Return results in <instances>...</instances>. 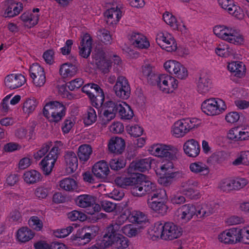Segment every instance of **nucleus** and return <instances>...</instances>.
Segmentation results:
<instances>
[{"mask_svg": "<svg viewBox=\"0 0 249 249\" xmlns=\"http://www.w3.org/2000/svg\"><path fill=\"white\" fill-rule=\"evenodd\" d=\"M92 48V39L90 36L85 34L81 37L80 45L79 47L80 55L87 58L90 54Z\"/></svg>", "mask_w": 249, "mask_h": 249, "instance_id": "nucleus-36", "label": "nucleus"}, {"mask_svg": "<svg viewBox=\"0 0 249 249\" xmlns=\"http://www.w3.org/2000/svg\"><path fill=\"white\" fill-rule=\"evenodd\" d=\"M108 130L113 134H120L124 131V126L123 124L120 121H114L108 126Z\"/></svg>", "mask_w": 249, "mask_h": 249, "instance_id": "nucleus-64", "label": "nucleus"}, {"mask_svg": "<svg viewBox=\"0 0 249 249\" xmlns=\"http://www.w3.org/2000/svg\"><path fill=\"white\" fill-rule=\"evenodd\" d=\"M22 178L26 184L32 185L41 181L42 176L39 171L31 169L24 172Z\"/></svg>", "mask_w": 249, "mask_h": 249, "instance_id": "nucleus-39", "label": "nucleus"}, {"mask_svg": "<svg viewBox=\"0 0 249 249\" xmlns=\"http://www.w3.org/2000/svg\"><path fill=\"white\" fill-rule=\"evenodd\" d=\"M189 169L191 172L196 175L208 176L210 173L209 166L202 161H195L190 163Z\"/></svg>", "mask_w": 249, "mask_h": 249, "instance_id": "nucleus-35", "label": "nucleus"}, {"mask_svg": "<svg viewBox=\"0 0 249 249\" xmlns=\"http://www.w3.org/2000/svg\"><path fill=\"white\" fill-rule=\"evenodd\" d=\"M66 113V108L62 103L54 100H45L42 114L49 122H59L64 117Z\"/></svg>", "mask_w": 249, "mask_h": 249, "instance_id": "nucleus-5", "label": "nucleus"}, {"mask_svg": "<svg viewBox=\"0 0 249 249\" xmlns=\"http://www.w3.org/2000/svg\"><path fill=\"white\" fill-rule=\"evenodd\" d=\"M102 112L103 114V120L101 124L106 126L109 122L114 119L116 117L117 112V103L111 101H108L103 105Z\"/></svg>", "mask_w": 249, "mask_h": 249, "instance_id": "nucleus-25", "label": "nucleus"}, {"mask_svg": "<svg viewBox=\"0 0 249 249\" xmlns=\"http://www.w3.org/2000/svg\"><path fill=\"white\" fill-rule=\"evenodd\" d=\"M227 68L229 72L236 77L242 78L246 74V67L242 62L239 61H231L228 63Z\"/></svg>", "mask_w": 249, "mask_h": 249, "instance_id": "nucleus-32", "label": "nucleus"}, {"mask_svg": "<svg viewBox=\"0 0 249 249\" xmlns=\"http://www.w3.org/2000/svg\"><path fill=\"white\" fill-rule=\"evenodd\" d=\"M73 231V227L71 226H68L65 228L59 229L53 231V235L59 238H64L70 234Z\"/></svg>", "mask_w": 249, "mask_h": 249, "instance_id": "nucleus-60", "label": "nucleus"}, {"mask_svg": "<svg viewBox=\"0 0 249 249\" xmlns=\"http://www.w3.org/2000/svg\"><path fill=\"white\" fill-rule=\"evenodd\" d=\"M117 109L120 118L122 120H129L134 116L131 107L125 102H117Z\"/></svg>", "mask_w": 249, "mask_h": 249, "instance_id": "nucleus-34", "label": "nucleus"}, {"mask_svg": "<svg viewBox=\"0 0 249 249\" xmlns=\"http://www.w3.org/2000/svg\"><path fill=\"white\" fill-rule=\"evenodd\" d=\"M228 13L238 20H243L245 17L247 12L243 8L237 5L235 3Z\"/></svg>", "mask_w": 249, "mask_h": 249, "instance_id": "nucleus-53", "label": "nucleus"}, {"mask_svg": "<svg viewBox=\"0 0 249 249\" xmlns=\"http://www.w3.org/2000/svg\"><path fill=\"white\" fill-rule=\"evenodd\" d=\"M173 76L178 80H183L186 79L189 76V71L187 68L180 62L178 64L176 71Z\"/></svg>", "mask_w": 249, "mask_h": 249, "instance_id": "nucleus-52", "label": "nucleus"}, {"mask_svg": "<svg viewBox=\"0 0 249 249\" xmlns=\"http://www.w3.org/2000/svg\"><path fill=\"white\" fill-rule=\"evenodd\" d=\"M156 160L151 157L133 161L128 168L129 173H137V171L145 172L151 168V164L156 163Z\"/></svg>", "mask_w": 249, "mask_h": 249, "instance_id": "nucleus-23", "label": "nucleus"}, {"mask_svg": "<svg viewBox=\"0 0 249 249\" xmlns=\"http://www.w3.org/2000/svg\"><path fill=\"white\" fill-rule=\"evenodd\" d=\"M50 191V188L44 185L36 187L34 192L35 197L39 199L43 200L47 198Z\"/></svg>", "mask_w": 249, "mask_h": 249, "instance_id": "nucleus-50", "label": "nucleus"}, {"mask_svg": "<svg viewBox=\"0 0 249 249\" xmlns=\"http://www.w3.org/2000/svg\"><path fill=\"white\" fill-rule=\"evenodd\" d=\"M196 215L200 217L210 216L214 213L213 207L207 204H202L196 207Z\"/></svg>", "mask_w": 249, "mask_h": 249, "instance_id": "nucleus-46", "label": "nucleus"}, {"mask_svg": "<svg viewBox=\"0 0 249 249\" xmlns=\"http://www.w3.org/2000/svg\"><path fill=\"white\" fill-rule=\"evenodd\" d=\"M174 150L173 146L161 142L154 143L147 147V150L150 155L161 158L170 156Z\"/></svg>", "mask_w": 249, "mask_h": 249, "instance_id": "nucleus-13", "label": "nucleus"}, {"mask_svg": "<svg viewBox=\"0 0 249 249\" xmlns=\"http://www.w3.org/2000/svg\"><path fill=\"white\" fill-rule=\"evenodd\" d=\"M155 172L158 178V182L164 186L169 185L171 183L172 179L176 175L173 162L168 160H163L159 167L155 169Z\"/></svg>", "mask_w": 249, "mask_h": 249, "instance_id": "nucleus-7", "label": "nucleus"}, {"mask_svg": "<svg viewBox=\"0 0 249 249\" xmlns=\"http://www.w3.org/2000/svg\"><path fill=\"white\" fill-rule=\"evenodd\" d=\"M96 95L93 94L89 97L91 104L96 108H99L103 106L105 99V95L102 89L101 92H97Z\"/></svg>", "mask_w": 249, "mask_h": 249, "instance_id": "nucleus-55", "label": "nucleus"}, {"mask_svg": "<svg viewBox=\"0 0 249 249\" xmlns=\"http://www.w3.org/2000/svg\"><path fill=\"white\" fill-rule=\"evenodd\" d=\"M76 205L81 208L92 207L91 209H88L87 213L90 215L94 214L96 212L100 211L101 208L99 204L95 203V198L92 196L81 195L75 199Z\"/></svg>", "mask_w": 249, "mask_h": 249, "instance_id": "nucleus-12", "label": "nucleus"}, {"mask_svg": "<svg viewBox=\"0 0 249 249\" xmlns=\"http://www.w3.org/2000/svg\"><path fill=\"white\" fill-rule=\"evenodd\" d=\"M126 129L127 133L134 137L141 136L144 131L143 128L138 124L127 126Z\"/></svg>", "mask_w": 249, "mask_h": 249, "instance_id": "nucleus-61", "label": "nucleus"}, {"mask_svg": "<svg viewBox=\"0 0 249 249\" xmlns=\"http://www.w3.org/2000/svg\"><path fill=\"white\" fill-rule=\"evenodd\" d=\"M91 171L95 177L102 180H106L110 174L109 164L105 160L95 162L92 167Z\"/></svg>", "mask_w": 249, "mask_h": 249, "instance_id": "nucleus-24", "label": "nucleus"}, {"mask_svg": "<svg viewBox=\"0 0 249 249\" xmlns=\"http://www.w3.org/2000/svg\"><path fill=\"white\" fill-rule=\"evenodd\" d=\"M214 35L219 39L235 46L245 43L244 35L239 30L229 25L219 24L213 28Z\"/></svg>", "mask_w": 249, "mask_h": 249, "instance_id": "nucleus-3", "label": "nucleus"}, {"mask_svg": "<svg viewBox=\"0 0 249 249\" xmlns=\"http://www.w3.org/2000/svg\"><path fill=\"white\" fill-rule=\"evenodd\" d=\"M83 121L85 125L89 126L94 124L97 120V114L94 109L88 108L83 115Z\"/></svg>", "mask_w": 249, "mask_h": 249, "instance_id": "nucleus-47", "label": "nucleus"}, {"mask_svg": "<svg viewBox=\"0 0 249 249\" xmlns=\"http://www.w3.org/2000/svg\"><path fill=\"white\" fill-rule=\"evenodd\" d=\"M230 239L231 245L241 243L240 228H231L225 230Z\"/></svg>", "mask_w": 249, "mask_h": 249, "instance_id": "nucleus-48", "label": "nucleus"}, {"mask_svg": "<svg viewBox=\"0 0 249 249\" xmlns=\"http://www.w3.org/2000/svg\"><path fill=\"white\" fill-rule=\"evenodd\" d=\"M101 88L97 84L94 83H89L85 85L82 88V91L85 93L89 97L92 95L93 93L92 91L97 92H101Z\"/></svg>", "mask_w": 249, "mask_h": 249, "instance_id": "nucleus-59", "label": "nucleus"}, {"mask_svg": "<svg viewBox=\"0 0 249 249\" xmlns=\"http://www.w3.org/2000/svg\"><path fill=\"white\" fill-rule=\"evenodd\" d=\"M140 75L145 77L148 82L151 84H154V82L152 81V79L154 78L155 80L156 76L153 71V67L150 64H145L142 66L140 70Z\"/></svg>", "mask_w": 249, "mask_h": 249, "instance_id": "nucleus-45", "label": "nucleus"}, {"mask_svg": "<svg viewBox=\"0 0 249 249\" xmlns=\"http://www.w3.org/2000/svg\"><path fill=\"white\" fill-rule=\"evenodd\" d=\"M162 18L166 24L174 31L180 32L182 34L187 32V28L180 18H177L171 13L166 11L162 15Z\"/></svg>", "mask_w": 249, "mask_h": 249, "instance_id": "nucleus-18", "label": "nucleus"}, {"mask_svg": "<svg viewBox=\"0 0 249 249\" xmlns=\"http://www.w3.org/2000/svg\"><path fill=\"white\" fill-rule=\"evenodd\" d=\"M201 120L196 117L183 118L176 121L171 125L170 133L176 138H182L201 126Z\"/></svg>", "mask_w": 249, "mask_h": 249, "instance_id": "nucleus-4", "label": "nucleus"}, {"mask_svg": "<svg viewBox=\"0 0 249 249\" xmlns=\"http://www.w3.org/2000/svg\"><path fill=\"white\" fill-rule=\"evenodd\" d=\"M214 52L216 55L221 57L226 58L230 55L229 46L223 42L216 45Z\"/></svg>", "mask_w": 249, "mask_h": 249, "instance_id": "nucleus-49", "label": "nucleus"}, {"mask_svg": "<svg viewBox=\"0 0 249 249\" xmlns=\"http://www.w3.org/2000/svg\"><path fill=\"white\" fill-rule=\"evenodd\" d=\"M122 17V12L117 7L107 9L105 13V18L108 25L117 24Z\"/></svg>", "mask_w": 249, "mask_h": 249, "instance_id": "nucleus-38", "label": "nucleus"}, {"mask_svg": "<svg viewBox=\"0 0 249 249\" xmlns=\"http://www.w3.org/2000/svg\"><path fill=\"white\" fill-rule=\"evenodd\" d=\"M178 84L175 77L167 73L157 75L154 83L159 90L164 94L174 93L178 89Z\"/></svg>", "mask_w": 249, "mask_h": 249, "instance_id": "nucleus-10", "label": "nucleus"}, {"mask_svg": "<svg viewBox=\"0 0 249 249\" xmlns=\"http://www.w3.org/2000/svg\"><path fill=\"white\" fill-rule=\"evenodd\" d=\"M68 218L72 221H79L81 222H84L87 220V215L81 211L73 210L67 214Z\"/></svg>", "mask_w": 249, "mask_h": 249, "instance_id": "nucleus-57", "label": "nucleus"}, {"mask_svg": "<svg viewBox=\"0 0 249 249\" xmlns=\"http://www.w3.org/2000/svg\"><path fill=\"white\" fill-rule=\"evenodd\" d=\"M127 174V176L117 177L114 182L117 186L123 188L130 187L134 196H142L147 193L156 190L155 183L150 181L145 175L137 173H129L128 169Z\"/></svg>", "mask_w": 249, "mask_h": 249, "instance_id": "nucleus-1", "label": "nucleus"}, {"mask_svg": "<svg viewBox=\"0 0 249 249\" xmlns=\"http://www.w3.org/2000/svg\"><path fill=\"white\" fill-rule=\"evenodd\" d=\"M57 156L48 153L40 161V166L45 175H49L52 172L55 163L57 160Z\"/></svg>", "mask_w": 249, "mask_h": 249, "instance_id": "nucleus-31", "label": "nucleus"}, {"mask_svg": "<svg viewBox=\"0 0 249 249\" xmlns=\"http://www.w3.org/2000/svg\"><path fill=\"white\" fill-rule=\"evenodd\" d=\"M28 223L29 227L36 231H41L43 229V222L37 216H32L30 217Z\"/></svg>", "mask_w": 249, "mask_h": 249, "instance_id": "nucleus-56", "label": "nucleus"}, {"mask_svg": "<svg viewBox=\"0 0 249 249\" xmlns=\"http://www.w3.org/2000/svg\"><path fill=\"white\" fill-rule=\"evenodd\" d=\"M107 146L111 153L120 154L125 148V142L121 137H113L109 140Z\"/></svg>", "mask_w": 249, "mask_h": 249, "instance_id": "nucleus-33", "label": "nucleus"}, {"mask_svg": "<svg viewBox=\"0 0 249 249\" xmlns=\"http://www.w3.org/2000/svg\"><path fill=\"white\" fill-rule=\"evenodd\" d=\"M118 226H111L107 228L104 241L106 247L112 246L118 249H124L128 247V241L117 230Z\"/></svg>", "mask_w": 249, "mask_h": 249, "instance_id": "nucleus-9", "label": "nucleus"}, {"mask_svg": "<svg viewBox=\"0 0 249 249\" xmlns=\"http://www.w3.org/2000/svg\"><path fill=\"white\" fill-rule=\"evenodd\" d=\"M26 82L25 77L20 73H12L7 75L4 85L10 89H15L22 86Z\"/></svg>", "mask_w": 249, "mask_h": 249, "instance_id": "nucleus-27", "label": "nucleus"}, {"mask_svg": "<svg viewBox=\"0 0 249 249\" xmlns=\"http://www.w3.org/2000/svg\"><path fill=\"white\" fill-rule=\"evenodd\" d=\"M129 40L134 47L138 49H147L150 46V42L147 38L139 32L131 33L129 36Z\"/></svg>", "mask_w": 249, "mask_h": 249, "instance_id": "nucleus-30", "label": "nucleus"}, {"mask_svg": "<svg viewBox=\"0 0 249 249\" xmlns=\"http://www.w3.org/2000/svg\"><path fill=\"white\" fill-rule=\"evenodd\" d=\"M148 234L152 240L161 239L172 241L179 238L182 234L181 227L171 222H157L148 230Z\"/></svg>", "mask_w": 249, "mask_h": 249, "instance_id": "nucleus-2", "label": "nucleus"}, {"mask_svg": "<svg viewBox=\"0 0 249 249\" xmlns=\"http://www.w3.org/2000/svg\"><path fill=\"white\" fill-rule=\"evenodd\" d=\"M232 164L235 166L244 165H249V151L241 152L238 157L232 161Z\"/></svg>", "mask_w": 249, "mask_h": 249, "instance_id": "nucleus-54", "label": "nucleus"}, {"mask_svg": "<svg viewBox=\"0 0 249 249\" xmlns=\"http://www.w3.org/2000/svg\"><path fill=\"white\" fill-rule=\"evenodd\" d=\"M40 17V9L34 8L23 12L20 16L19 19L25 28L31 29L38 23Z\"/></svg>", "mask_w": 249, "mask_h": 249, "instance_id": "nucleus-14", "label": "nucleus"}, {"mask_svg": "<svg viewBox=\"0 0 249 249\" xmlns=\"http://www.w3.org/2000/svg\"><path fill=\"white\" fill-rule=\"evenodd\" d=\"M167 196L164 189H159L147 199L148 207L155 213L163 215L166 214L168 206L167 205Z\"/></svg>", "mask_w": 249, "mask_h": 249, "instance_id": "nucleus-8", "label": "nucleus"}, {"mask_svg": "<svg viewBox=\"0 0 249 249\" xmlns=\"http://www.w3.org/2000/svg\"><path fill=\"white\" fill-rule=\"evenodd\" d=\"M213 87V83L211 75L207 72L201 73L196 82L198 92L202 95L208 93Z\"/></svg>", "mask_w": 249, "mask_h": 249, "instance_id": "nucleus-21", "label": "nucleus"}, {"mask_svg": "<svg viewBox=\"0 0 249 249\" xmlns=\"http://www.w3.org/2000/svg\"><path fill=\"white\" fill-rule=\"evenodd\" d=\"M30 75L35 87L39 88L45 85L46 79L44 70L38 64L34 63L31 66Z\"/></svg>", "mask_w": 249, "mask_h": 249, "instance_id": "nucleus-15", "label": "nucleus"}, {"mask_svg": "<svg viewBox=\"0 0 249 249\" xmlns=\"http://www.w3.org/2000/svg\"><path fill=\"white\" fill-rule=\"evenodd\" d=\"M95 62L103 72L106 73L108 71L109 68L111 66L112 63H114V65H120L122 61L118 56L113 55L109 58L108 56L101 54L99 57L97 56L95 58Z\"/></svg>", "mask_w": 249, "mask_h": 249, "instance_id": "nucleus-17", "label": "nucleus"}, {"mask_svg": "<svg viewBox=\"0 0 249 249\" xmlns=\"http://www.w3.org/2000/svg\"><path fill=\"white\" fill-rule=\"evenodd\" d=\"M196 207L191 204H185L177 210L176 215L179 221L186 223L196 214Z\"/></svg>", "mask_w": 249, "mask_h": 249, "instance_id": "nucleus-22", "label": "nucleus"}, {"mask_svg": "<svg viewBox=\"0 0 249 249\" xmlns=\"http://www.w3.org/2000/svg\"><path fill=\"white\" fill-rule=\"evenodd\" d=\"M89 231L86 232L84 235L80 236L78 233L75 235H72L71 237V240L72 244L76 246H84L89 243L92 238L96 236L98 232L99 228L96 226H92L88 228Z\"/></svg>", "mask_w": 249, "mask_h": 249, "instance_id": "nucleus-19", "label": "nucleus"}, {"mask_svg": "<svg viewBox=\"0 0 249 249\" xmlns=\"http://www.w3.org/2000/svg\"><path fill=\"white\" fill-rule=\"evenodd\" d=\"M128 218L130 221L139 224L146 225L148 223L146 216L140 211H131L128 216Z\"/></svg>", "mask_w": 249, "mask_h": 249, "instance_id": "nucleus-44", "label": "nucleus"}, {"mask_svg": "<svg viewBox=\"0 0 249 249\" xmlns=\"http://www.w3.org/2000/svg\"><path fill=\"white\" fill-rule=\"evenodd\" d=\"M156 41L160 48L166 52H175L178 49V44L173 35L166 31L158 32Z\"/></svg>", "mask_w": 249, "mask_h": 249, "instance_id": "nucleus-11", "label": "nucleus"}, {"mask_svg": "<svg viewBox=\"0 0 249 249\" xmlns=\"http://www.w3.org/2000/svg\"><path fill=\"white\" fill-rule=\"evenodd\" d=\"M209 185V181L207 179H204L202 181V184H200L197 180H188L182 182L179 186V191L184 195L193 197L195 192L193 187H196L201 189L204 187Z\"/></svg>", "mask_w": 249, "mask_h": 249, "instance_id": "nucleus-16", "label": "nucleus"}, {"mask_svg": "<svg viewBox=\"0 0 249 249\" xmlns=\"http://www.w3.org/2000/svg\"><path fill=\"white\" fill-rule=\"evenodd\" d=\"M92 148L90 145L84 144L80 145L78 149L77 155L80 161L85 163L90 158Z\"/></svg>", "mask_w": 249, "mask_h": 249, "instance_id": "nucleus-42", "label": "nucleus"}, {"mask_svg": "<svg viewBox=\"0 0 249 249\" xmlns=\"http://www.w3.org/2000/svg\"><path fill=\"white\" fill-rule=\"evenodd\" d=\"M116 95L123 99H127L130 94V87L125 77L120 76L118 77L116 84L113 87Z\"/></svg>", "mask_w": 249, "mask_h": 249, "instance_id": "nucleus-20", "label": "nucleus"}, {"mask_svg": "<svg viewBox=\"0 0 249 249\" xmlns=\"http://www.w3.org/2000/svg\"><path fill=\"white\" fill-rule=\"evenodd\" d=\"M232 178H226L221 180L219 183L218 187L224 192H229L233 190Z\"/></svg>", "mask_w": 249, "mask_h": 249, "instance_id": "nucleus-63", "label": "nucleus"}, {"mask_svg": "<svg viewBox=\"0 0 249 249\" xmlns=\"http://www.w3.org/2000/svg\"><path fill=\"white\" fill-rule=\"evenodd\" d=\"M180 62L175 59L166 60L163 64V69L172 76L175 74L176 70Z\"/></svg>", "mask_w": 249, "mask_h": 249, "instance_id": "nucleus-51", "label": "nucleus"}, {"mask_svg": "<svg viewBox=\"0 0 249 249\" xmlns=\"http://www.w3.org/2000/svg\"><path fill=\"white\" fill-rule=\"evenodd\" d=\"M227 139L234 142H240L239 126L231 128L227 134Z\"/></svg>", "mask_w": 249, "mask_h": 249, "instance_id": "nucleus-62", "label": "nucleus"}, {"mask_svg": "<svg viewBox=\"0 0 249 249\" xmlns=\"http://www.w3.org/2000/svg\"><path fill=\"white\" fill-rule=\"evenodd\" d=\"M182 148L185 155L189 158H196L200 153L199 142L194 139H190L186 141L183 144Z\"/></svg>", "mask_w": 249, "mask_h": 249, "instance_id": "nucleus-26", "label": "nucleus"}, {"mask_svg": "<svg viewBox=\"0 0 249 249\" xmlns=\"http://www.w3.org/2000/svg\"><path fill=\"white\" fill-rule=\"evenodd\" d=\"M60 187L68 192H78L79 189L78 182L71 178H65L59 182Z\"/></svg>", "mask_w": 249, "mask_h": 249, "instance_id": "nucleus-41", "label": "nucleus"}, {"mask_svg": "<svg viewBox=\"0 0 249 249\" xmlns=\"http://www.w3.org/2000/svg\"><path fill=\"white\" fill-rule=\"evenodd\" d=\"M109 165L112 170L118 171L125 167L126 160L122 157L112 159L109 161Z\"/></svg>", "mask_w": 249, "mask_h": 249, "instance_id": "nucleus-58", "label": "nucleus"}, {"mask_svg": "<svg viewBox=\"0 0 249 249\" xmlns=\"http://www.w3.org/2000/svg\"><path fill=\"white\" fill-rule=\"evenodd\" d=\"M65 169L67 174L73 173L78 166V159L73 152H67L65 156Z\"/></svg>", "mask_w": 249, "mask_h": 249, "instance_id": "nucleus-37", "label": "nucleus"}, {"mask_svg": "<svg viewBox=\"0 0 249 249\" xmlns=\"http://www.w3.org/2000/svg\"><path fill=\"white\" fill-rule=\"evenodd\" d=\"M38 104L37 99L34 97L27 98L22 105V109L23 113L27 115L32 114L37 107Z\"/></svg>", "mask_w": 249, "mask_h": 249, "instance_id": "nucleus-43", "label": "nucleus"}, {"mask_svg": "<svg viewBox=\"0 0 249 249\" xmlns=\"http://www.w3.org/2000/svg\"><path fill=\"white\" fill-rule=\"evenodd\" d=\"M227 109L225 101L221 98L211 97L203 101L200 105L201 112L208 117H215L223 114Z\"/></svg>", "mask_w": 249, "mask_h": 249, "instance_id": "nucleus-6", "label": "nucleus"}, {"mask_svg": "<svg viewBox=\"0 0 249 249\" xmlns=\"http://www.w3.org/2000/svg\"><path fill=\"white\" fill-rule=\"evenodd\" d=\"M35 236L34 231L27 226L21 227L15 232L16 241L20 244H25L29 242Z\"/></svg>", "mask_w": 249, "mask_h": 249, "instance_id": "nucleus-28", "label": "nucleus"}, {"mask_svg": "<svg viewBox=\"0 0 249 249\" xmlns=\"http://www.w3.org/2000/svg\"><path fill=\"white\" fill-rule=\"evenodd\" d=\"M77 71V67L71 63H65L60 65L59 67V74L64 78L73 76L76 74Z\"/></svg>", "mask_w": 249, "mask_h": 249, "instance_id": "nucleus-40", "label": "nucleus"}, {"mask_svg": "<svg viewBox=\"0 0 249 249\" xmlns=\"http://www.w3.org/2000/svg\"><path fill=\"white\" fill-rule=\"evenodd\" d=\"M23 9V5L14 0L7 1L4 8V16L5 17L14 18L18 15Z\"/></svg>", "mask_w": 249, "mask_h": 249, "instance_id": "nucleus-29", "label": "nucleus"}]
</instances>
